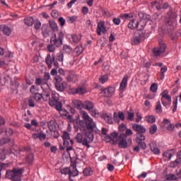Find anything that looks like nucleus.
<instances>
[{"instance_id": "nucleus-1", "label": "nucleus", "mask_w": 181, "mask_h": 181, "mask_svg": "<svg viewBox=\"0 0 181 181\" xmlns=\"http://www.w3.org/2000/svg\"><path fill=\"white\" fill-rule=\"evenodd\" d=\"M81 116L83 120H79L78 124L80 127L82 128H86L88 132H94V131H97V124L93 118L88 115V113L84 110H81L80 112Z\"/></svg>"}, {"instance_id": "nucleus-2", "label": "nucleus", "mask_w": 181, "mask_h": 181, "mask_svg": "<svg viewBox=\"0 0 181 181\" xmlns=\"http://www.w3.org/2000/svg\"><path fill=\"white\" fill-rule=\"evenodd\" d=\"M64 60V54L62 52H58L57 54H52L51 55L50 54H47L45 57V62L48 69H52L53 64L55 67H59V62L63 63Z\"/></svg>"}, {"instance_id": "nucleus-3", "label": "nucleus", "mask_w": 181, "mask_h": 181, "mask_svg": "<svg viewBox=\"0 0 181 181\" xmlns=\"http://www.w3.org/2000/svg\"><path fill=\"white\" fill-rule=\"evenodd\" d=\"M23 174V168H14L12 170L6 171V176L13 181H22L21 177Z\"/></svg>"}, {"instance_id": "nucleus-4", "label": "nucleus", "mask_w": 181, "mask_h": 181, "mask_svg": "<svg viewBox=\"0 0 181 181\" xmlns=\"http://www.w3.org/2000/svg\"><path fill=\"white\" fill-rule=\"evenodd\" d=\"M63 39H64V34L60 31L58 35L56 33L52 34L50 37V43L54 45L56 47H60L63 45Z\"/></svg>"}, {"instance_id": "nucleus-5", "label": "nucleus", "mask_w": 181, "mask_h": 181, "mask_svg": "<svg viewBox=\"0 0 181 181\" xmlns=\"http://www.w3.org/2000/svg\"><path fill=\"white\" fill-rule=\"evenodd\" d=\"M161 103L165 108H169L172 105V97L169 95V90H164L161 93Z\"/></svg>"}, {"instance_id": "nucleus-6", "label": "nucleus", "mask_w": 181, "mask_h": 181, "mask_svg": "<svg viewBox=\"0 0 181 181\" xmlns=\"http://www.w3.org/2000/svg\"><path fill=\"white\" fill-rule=\"evenodd\" d=\"M144 39H145V33L142 30H137L135 32L134 37L132 39V45H139Z\"/></svg>"}, {"instance_id": "nucleus-7", "label": "nucleus", "mask_w": 181, "mask_h": 181, "mask_svg": "<svg viewBox=\"0 0 181 181\" xmlns=\"http://www.w3.org/2000/svg\"><path fill=\"white\" fill-rule=\"evenodd\" d=\"M85 137L82 140V145L90 148V144L94 141V134L91 132L86 131L84 133Z\"/></svg>"}, {"instance_id": "nucleus-8", "label": "nucleus", "mask_w": 181, "mask_h": 181, "mask_svg": "<svg viewBox=\"0 0 181 181\" xmlns=\"http://www.w3.org/2000/svg\"><path fill=\"white\" fill-rule=\"evenodd\" d=\"M166 52V44L163 41H159V47L153 49V54L156 57H159L163 53Z\"/></svg>"}, {"instance_id": "nucleus-9", "label": "nucleus", "mask_w": 181, "mask_h": 181, "mask_svg": "<svg viewBox=\"0 0 181 181\" xmlns=\"http://www.w3.org/2000/svg\"><path fill=\"white\" fill-rule=\"evenodd\" d=\"M68 73L65 78L68 83L76 84L78 81V75L74 71H66Z\"/></svg>"}, {"instance_id": "nucleus-10", "label": "nucleus", "mask_w": 181, "mask_h": 181, "mask_svg": "<svg viewBox=\"0 0 181 181\" xmlns=\"http://www.w3.org/2000/svg\"><path fill=\"white\" fill-rule=\"evenodd\" d=\"M119 142V148L121 149H126L128 148V142H127V138L124 134H122L117 138Z\"/></svg>"}, {"instance_id": "nucleus-11", "label": "nucleus", "mask_w": 181, "mask_h": 181, "mask_svg": "<svg viewBox=\"0 0 181 181\" xmlns=\"http://www.w3.org/2000/svg\"><path fill=\"white\" fill-rule=\"evenodd\" d=\"M177 25V14L176 13H170V16L168 18L167 25L175 26Z\"/></svg>"}, {"instance_id": "nucleus-12", "label": "nucleus", "mask_w": 181, "mask_h": 181, "mask_svg": "<svg viewBox=\"0 0 181 181\" xmlns=\"http://www.w3.org/2000/svg\"><path fill=\"white\" fill-rule=\"evenodd\" d=\"M102 94H104L105 97L110 98L112 97L115 94V87L108 86L101 91Z\"/></svg>"}, {"instance_id": "nucleus-13", "label": "nucleus", "mask_w": 181, "mask_h": 181, "mask_svg": "<svg viewBox=\"0 0 181 181\" xmlns=\"http://www.w3.org/2000/svg\"><path fill=\"white\" fill-rule=\"evenodd\" d=\"M125 119V115H124V112H115L113 114V121L116 122V124H119L121 121H124Z\"/></svg>"}, {"instance_id": "nucleus-14", "label": "nucleus", "mask_w": 181, "mask_h": 181, "mask_svg": "<svg viewBox=\"0 0 181 181\" xmlns=\"http://www.w3.org/2000/svg\"><path fill=\"white\" fill-rule=\"evenodd\" d=\"M128 78H129L128 75H124L122 81L120 82L119 88L120 91H122V93L127 90V87L128 86Z\"/></svg>"}, {"instance_id": "nucleus-15", "label": "nucleus", "mask_w": 181, "mask_h": 181, "mask_svg": "<svg viewBox=\"0 0 181 181\" xmlns=\"http://www.w3.org/2000/svg\"><path fill=\"white\" fill-rule=\"evenodd\" d=\"M74 145V141L71 140H64V146L66 148V152L70 154V151H73V146Z\"/></svg>"}, {"instance_id": "nucleus-16", "label": "nucleus", "mask_w": 181, "mask_h": 181, "mask_svg": "<svg viewBox=\"0 0 181 181\" xmlns=\"http://www.w3.org/2000/svg\"><path fill=\"white\" fill-rule=\"evenodd\" d=\"M132 128L137 134H145L146 132V129L141 124H134L132 125Z\"/></svg>"}, {"instance_id": "nucleus-17", "label": "nucleus", "mask_w": 181, "mask_h": 181, "mask_svg": "<svg viewBox=\"0 0 181 181\" xmlns=\"http://www.w3.org/2000/svg\"><path fill=\"white\" fill-rule=\"evenodd\" d=\"M107 32V28H105V25L104 24V22L100 21L98 23V30H97V34L98 36H101L102 33H105Z\"/></svg>"}, {"instance_id": "nucleus-18", "label": "nucleus", "mask_w": 181, "mask_h": 181, "mask_svg": "<svg viewBox=\"0 0 181 181\" xmlns=\"http://www.w3.org/2000/svg\"><path fill=\"white\" fill-rule=\"evenodd\" d=\"M101 117L103 118V119H105L107 124H114L112 115L111 113H103L101 115Z\"/></svg>"}, {"instance_id": "nucleus-19", "label": "nucleus", "mask_w": 181, "mask_h": 181, "mask_svg": "<svg viewBox=\"0 0 181 181\" xmlns=\"http://www.w3.org/2000/svg\"><path fill=\"white\" fill-rule=\"evenodd\" d=\"M0 30L3 32V33L6 35V36H10V35L12 33V30H11V28L7 26L6 25H1Z\"/></svg>"}, {"instance_id": "nucleus-20", "label": "nucleus", "mask_w": 181, "mask_h": 181, "mask_svg": "<svg viewBox=\"0 0 181 181\" xmlns=\"http://www.w3.org/2000/svg\"><path fill=\"white\" fill-rule=\"evenodd\" d=\"M67 87V82L64 81L61 82L59 83H55V88L57 91H60L61 93H63L64 90H66V88Z\"/></svg>"}, {"instance_id": "nucleus-21", "label": "nucleus", "mask_w": 181, "mask_h": 181, "mask_svg": "<svg viewBox=\"0 0 181 181\" xmlns=\"http://www.w3.org/2000/svg\"><path fill=\"white\" fill-rule=\"evenodd\" d=\"M71 169H70L69 176H72V177H76L78 176V170H77V165L76 164H73L71 165Z\"/></svg>"}, {"instance_id": "nucleus-22", "label": "nucleus", "mask_w": 181, "mask_h": 181, "mask_svg": "<svg viewBox=\"0 0 181 181\" xmlns=\"http://www.w3.org/2000/svg\"><path fill=\"white\" fill-rule=\"evenodd\" d=\"M141 23H142V21H140V22H138V21H136L135 20H132L128 24V28L129 29H132V30L136 29V28H138V26H139Z\"/></svg>"}, {"instance_id": "nucleus-23", "label": "nucleus", "mask_w": 181, "mask_h": 181, "mask_svg": "<svg viewBox=\"0 0 181 181\" xmlns=\"http://www.w3.org/2000/svg\"><path fill=\"white\" fill-rule=\"evenodd\" d=\"M150 148L151 152L154 153V155H160V150H159V148H158V146L156 144L152 142L150 144Z\"/></svg>"}, {"instance_id": "nucleus-24", "label": "nucleus", "mask_w": 181, "mask_h": 181, "mask_svg": "<svg viewBox=\"0 0 181 181\" xmlns=\"http://www.w3.org/2000/svg\"><path fill=\"white\" fill-rule=\"evenodd\" d=\"M84 49L83 48V45H78L74 49V56H80L81 53H83Z\"/></svg>"}, {"instance_id": "nucleus-25", "label": "nucleus", "mask_w": 181, "mask_h": 181, "mask_svg": "<svg viewBox=\"0 0 181 181\" xmlns=\"http://www.w3.org/2000/svg\"><path fill=\"white\" fill-rule=\"evenodd\" d=\"M35 84H36V86L42 85L41 87L43 89L47 88V87H49V85L47 84V83H46V82L43 83V81L42 79H40V78H37L35 79Z\"/></svg>"}, {"instance_id": "nucleus-26", "label": "nucleus", "mask_w": 181, "mask_h": 181, "mask_svg": "<svg viewBox=\"0 0 181 181\" xmlns=\"http://www.w3.org/2000/svg\"><path fill=\"white\" fill-rule=\"evenodd\" d=\"M71 39L73 43L77 45V43H79V42L81 40V34H73L71 35Z\"/></svg>"}, {"instance_id": "nucleus-27", "label": "nucleus", "mask_w": 181, "mask_h": 181, "mask_svg": "<svg viewBox=\"0 0 181 181\" xmlns=\"http://www.w3.org/2000/svg\"><path fill=\"white\" fill-rule=\"evenodd\" d=\"M42 35L45 37H49L50 35V30L46 25H42Z\"/></svg>"}, {"instance_id": "nucleus-28", "label": "nucleus", "mask_w": 181, "mask_h": 181, "mask_svg": "<svg viewBox=\"0 0 181 181\" xmlns=\"http://www.w3.org/2000/svg\"><path fill=\"white\" fill-rule=\"evenodd\" d=\"M83 107L85 110H88V111L90 112L93 108H94V103H93V102L87 100L85 102Z\"/></svg>"}, {"instance_id": "nucleus-29", "label": "nucleus", "mask_w": 181, "mask_h": 181, "mask_svg": "<svg viewBox=\"0 0 181 181\" xmlns=\"http://www.w3.org/2000/svg\"><path fill=\"white\" fill-rule=\"evenodd\" d=\"M173 156V151L172 150H168L163 153V157L165 158V160H170Z\"/></svg>"}, {"instance_id": "nucleus-30", "label": "nucleus", "mask_w": 181, "mask_h": 181, "mask_svg": "<svg viewBox=\"0 0 181 181\" xmlns=\"http://www.w3.org/2000/svg\"><path fill=\"white\" fill-rule=\"evenodd\" d=\"M35 160V156L33 153H30L28 156H27L25 158V162L28 163V165H33V162Z\"/></svg>"}, {"instance_id": "nucleus-31", "label": "nucleus", "mask_w": 181, "mask_h": 181, "mask_svg": "<svg viewBox=\"0 0 181 181\" xmlns=\"http://www.w3.org/2000/svg\"><path fill=\"white\" fill-rule=\"evenodd\" d=\"M156 112L157 114H162L163 110H162V104H160V100H158L156 103Z\"/></svg>"}, {"instance_id": "nucleus-32", "label": "nucleus", "mask_w": 181, "mask_h": 181, "mask_svg": "<svg viewBox=\"0 0 181 181\" xmlns=\"http://www.w3.org/2000/svg\"><path fill=\"white\" fill-rule=\"evenodd\" d=\"M24 23L27 26H33V23H35V20L32 17H28L24 19Z\"/></svg>"}, {"instance_id": "nucleus-33", "label": "nucleus", "mask_w": 181, "mask_h": 181, "mask_svg": "<svg viewBox=\"0 0 181 181\" xmlns=\"http://www.w3.org/2000/svg\"><path fill=\"white\" fill-rule=\"evenodd\" d=\"M62 51L64 53H66L67 54H70L73 52V48L70 45H65L63 47Z\"/></svg>"}, {"instance_id": "nucleus-34", "label": "nucleus", "mask_w": 181, "mask_h": 181, "mask_svg": "<svg viewBox=\"0 0 181 181\" xmlns=\"http://www.w3.org/2000/svg\"><path fill=\"white\" fill-rule=\"evenodd\" d=\"M4 132V129H0V134ZM8 142H11L10 138H3L0 140V145H5L6 144H8Z\"/></svg>"}, {"instance_id": "nucleus-35", "label": "nucleus", "mask_w": 181, "mask_h": 181, "mask_svg": "<svg viewBox=\"0 0 181 181\" xmlns=\"http://www.w3.org/2000/svg\"><path fill=\"white\" fill-rule=\"evenodd\" d=\"M49 26L51 29H52L53 32H57V30H59V27L57 26V23L54 21H49Z\"/></svg>"}, {"instance_id": "nucleus-36", "label": "nucleus", "mask_w": 181, "mask_h": 181, "mask_svg": "<svg viewBox=\"0 0 181 181\" xmlns=\"http://www.w3.org/2000/svg\"><path fill=\"white\" fill-rule=\"evenodd\" d=\"M83 174L86 177L91 176L93 175V170L91 168H86L83 171Z\"/></svg>"}, {"instance_id": "nucleus-37", "label": "nucleus", "mask_w": 181, "mask_h": 181, "mask_svg": "<svg viewBox=\"0 0 181 181\" xmlns=\"http://www.w3.org/2000/svg\"><path fill=\"white\" fill-rule=\"evenodd\" d=\"M72 104L75 108H77L78 110H81V105L83 103H81V101L78 100H73Z\"/></svg>"}, {"instance_id": "nucleus-38", "label": "nucleus", "mask_w": 181, "mask_h": 181, "mask_svg": "<svg viewBox=\"0 0 181 181\" xmlns=\"http://www.w3.org/2000/svg\"><path fill=\"white\" fill-rule=\"evenodd\" d=\"M54 46H56L54 44L50 42V44H49L47 47V50H48V52L50 53H54V52H56V47Z\"/></svg>"}, {"instance_id": "nucleus-39", "label": "nucleus", "mask_w": 181, "mask_h": 181, "mask_svg": "<svg viewBox=\"0 0 181 181\" xmlns=\"http://www.w3.org/2000/svg\"><path fill=\"white\" fill-rule=\"evenodd\" d=\"M99 81L100 83H101V84H105V83H107L108 81V75L107 74L102 75L99 78Z\"/></svg>"}, {"instance_id": "nucleus-40", "label": "nucleus", "mask_w": 181, "mask_h": 181, "mask_svg": "<svg viewBox=\"0 0 181 181\" xmlns=\"http://www.w3.org/2000/svg\"><path fill=\"white\" fill-rule=\"evenodd\" d=\"M157 131H158V126L156 124H153L149 128V132L151 135L156 134Z\"/></svg>"}, {"instance_id": "nucleus-41", "label": "nucleus", "mask_w": 181, "mask_h": 181, "mask_svg": "<svg viewBox=\"0 0 181 181\" xmlns=\"http://www.w3.org/2000/svg\"><path fill=\"white\" fill-rule=\"evenodd\" d=\"M134 16H132V14H128V13H122L120 15V18H122V19H124L125 21H129V19H131V18H133Z\"/></svg>"}, {"instance_id": "nucleus-42", "label": "nucleus", "mask_w": 181, "mask_h": 181, "mask_svg": "<svg viewBox=\"0 0 181 181\" xmlns=\"http://www.w3.org/2000/svg\"><path fill=\"white\" fill-rule=\"evenodd\" d=\"M146 119L147 122H149L150 124H153V122H156V118L153 115L146 117Z\"/></svg>"}, {"instance_id": "nucleus-43", "label": "nucleus", "mask_w": 181, "mask_h": 181, "mask_svg": "<svg viewBox=\"0 0 181 181\" xmlns=\"http://www.w3.org/2000/svg\"><path fill=\"white\" fill-rule=\"evenodd\" d=\"M89 113L90 114V115H92V117H97L100 115L98 110H97V109L94 107L89 111Z\"/></svg>"}, {"instance_id": "nucleus-44", "label": "nucleus", "mask_w": 181, "mask_h": 181, "mask_svg": "<svg viewBox=\"0 0 181 181\" xmlns=\"http://www.w3.org/2000/svg\"><path fill=\"white\" fill-rule=\"evenodd\" d=\"M86 93H87V90L84 87L76 88V94L81 95V94H86Z\"/></svg>"}, {"instance_id": "nucleus-45", "label": "nucleus", "mask_w": 181, "mask_h": 181, "mask_svg": "<svg viewBox=\"0 0 181 181\" xmlns=\"http://www.w3.org/2000/svg\"><path fill=\"white\" fill-rule=\"evenodd\" d=\"M177 100L178 98L176 97L175 100L173 102V112L175 113L177 111Z\"/></svg>"}, {"instance_id": "nucleus-46", "label": "nucleus", "mask_w": 181, "mask_h": 181, "mask_svg": "<svg viewBox=\"0 0 181 181\" xmlns=\"http://www.w3.org/2000/svg\"><path fill=\"white\" fill-rule=\"evenodd\" d=\"M166 71H168V67L166 66H163L160 69L161 80H163V78H165V73H166Z\"/></svg>"}, {"instance_id": "nucleus-47", "label": "nucleus", "mask_w": 181, "mask_h": 181, "mask_svg": "<svg viewBox=\"0 0 181 181\" xmlns=\"http://www.w3.org/2000/svg\"><path fill=\"white\" fill-rule=\"evenodd\" d=\"M61 117H67L68 118H70V116H69V112L67 110L62 109L59 111Z\"/></svg>"}, {"instance_id": "nucleus-48", "label": "nucleus", "mask_w": 181, "mask_h": 181, "mask_svg": "<svg viewBox=\"0 0 181 181\" xmlns=\"http://www.w3.org/2000/svg\"><path fill=\"white\" fill-rule=\"evenodd\" d=\"M33 98H35V101L39 102L40 101V100H42V98H43V95L39 93H35L34 97Z\"/></svg>"}, {"instance_id": "nucleus-49", "label": "nucleus", "mask_w": 181, "mask_h": 181, "mask_svg": "<svg viewBox=\"0 0 181 181\" xmlns=\"http://www.w3.org/2000/svg\"><path fill=\"white\" fill-rule=\"evenodd\" d=\"M62 139L63 141H70V134L67 132H64L62 135Z\"/></svg>"}, {"instance_id": "nucleus-50", "label": "nucleus", "mask_w": 181, "mask_h": 181, "mask_svg": "<svg viewBox=\"0 0 181 181\" xmlns=\"http://www.w3.org/2000/svg\"><path fill=\"white\" fill-rule=\"evenodd\" d=\"M76 140L78 144H82L83 142V135L81 133H78L76 136Z\"/></svg>"}, {"instance_id": "nucleus-51", "label": "nucleus", "mask_w": 181, "mask_h": 181, "mask_svg": "<svg viewBox=\"0 0 181 181\" xmlns=\"http://www.w3.org/2000/svg\"><path fill=\"white\" fill-rule=\"evenodd\" d=\"M62 175H70V168H64L60 170Z\"/></svg>"}, {"instance_id": "nucleus-52", "label": "nucleus", "mask_w": 181, "mask_h": 181, "mask_svg": "<svg viewBox=\"0 0 181 181\" xmlns=\"http://www.w3.org/2000/svg\"><path fill=\"white\" fill-rule=\"evenodd\" d=\"M42 27V23H40V21L36 20L34 23V28L36 29V30H39L40 28Z\"/></svg>"}, {"instance_id": "nucleus-53", "label": "nucleus", "mask_w": 181, "mask_h": 181, "mask_svg": "<svg viewBox=\"0 0 181 181\" xmlns=\"http://www.w3.org/2000/svg\"><path fill=\"white\" fill-rule=\"evenodd\" d=\"M177 179H179V177H176L175 174H169L167 175L168 180H177Z\"/></svg>"}, {"instance_id": "nucleus-54", "label": "nucleus", "mask_w": 181, "mask_h": 181, "mask_svg": "<svg viewBox=\"0 0 181 181\" xmlns=\"http://www.w3.org/2000/svg\"><path fill=\"white\" fill-rule=\"evenodd\" d=\"M180 165V160L176 159L175 161L170 163L171 168H176V166H179Z\"/></svg>"}, {"instance_id": "nucleus-55", "label": "nucleus", "mask_w": 181, "mask_h": 181, "mask_svg": "<svg viewBox=\"0 0 181 181\" xmlns=\"http://www.w3.org/2000/svg\"><path fill=\"white\" fill-rule=\"evenodd\" d=\"M55 108L57 110V111H60L61 110H63V104L62 103V102L58 101V103L55 105Z\"/></svg>"}, {"instance_id": "nucleus-56", "label": "nucleus", "mask_w": 181, "mask_h": 181, "mask_svg": "<svg viewBox=\"0 0 181 181\" xmlns=\"http://www.w3.org/2000/svg\"><path fill=\"white\" fill-rule=\"evenodd\" d=\"M55 84H59L63 81V78L60 76L56 75L54 76Z\"/></svg>"}, {"instance_id": "nucleus-57", "label": "nucleus", "mask_w": 181, "mask_h": 181, "mask_svg": "<svg viewBox=\"0 0 181 181\" xmlns=\"http://www.w3.org/2000/svg\"><path fill=\"white\" fill-rule=\"evenodd\" d=\"M151 91H152L153 93H156V91H158V84L156 83H153L151 86L150 88Z\"/></svg>"}, {"instance_id": "nucleus-58", "label": "nucleus", "mask_w": 181, "mask_h": 181, "mask_svg": "<svg viewBox=\"0 0 181 181\" xmlns=\"http://www.w3.org/2000/svg\"><path fill=\"white\" fill-rule=\"evenodd\" d=\"M119 132H125L127 131V125L124 124H122L119 126Z\"/></svg>"}, {"instance_id": "nucleus-59", "label": "nucleus", "mask_w": 181, "mask_h": 181, "mask_svg": "<svg viewBox=\"0 0 181 181\" xmlns=\"http://www.w3.org/2000/svg\"><path fill=\"white\" fill-rule=\"evenodd\" d=\"M28 105L29 107H31V108L35 107V100H33V97H30V98L28 100Z\"/></svg>"}, {"instance_id": "nucleus-60", "label": "nucleus", "mask_w": 181, "mask_h": 181, "mask_svg": "<svg viewBox=\"0 0 181 181\" xmlns=\"http://www.w3.org/2000/svg\"><path fill=\"white\" fill-rule=\"evenodd\" d=\"M136 137H137V139H139V141H141V142L145 139V136H144L142 133H137Z\"/></svg>"}, {"instance_id": "nucleus-61", "label": "nucleus", "mask_w": 181, "mask_h": 181, "mask_svg": "<svg viewBox=\"0 0 181 181\" xmlns=\"http://www.w3.org/2000/svg\"><path fill=\"white\" fill-rule=\"evenodd\" d=\"M8 167V164L0 162V179H1V171L5 170Z\"/></svg>"}, {"instance_id": "nucleus-62", "label": "nucleus", "mask_w": 181, "mask_h": 181, "mask_svg": "<svg viewBox=\"0 0 181 181\" xmlns=\"http://www.w3.org/2000/svg\"><path fill=\"white\" fill-rule=\"evenodd\" d=\"M59 101H57V99L55 100H50L49 101V105H50V107H55V105L57 104Z\"/></svg>"}, {"instance_id": "nucleus-63", "label": "nucleus", "mask_w": 181, "mask_h": 181, "mask_svg": "<svg viewBox=\"0 0 181 181\" xmlns=\"http://www.w3.org/2000/svg\"><path fill=\"white\" fill-rule=\"evenodd\" d=\"M133 134L134 132H132V130L131 129H127L124 136L127 138V136H131V135H133Z\"/></svg>"}, {"instance_id": "nucleus-64", "label": "nucleus", "mask_w": 181, "mask_h": 181, "mask_svg": "<svg viewBox=\"0 0 181 181\" xmlns=\"http://www.w3.org/2000/svg\"><path fill=\"white\" fill-rule=\"evenodd\" d=\"M139 16L140 19H141V21H142V22H144V20H142V19H145L146 18V13H145L142 11H140L139 13Z\"/></svg>"}]
</instances>
